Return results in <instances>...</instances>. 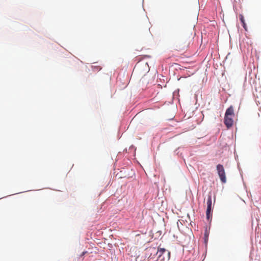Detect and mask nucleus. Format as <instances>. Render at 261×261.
Segmentation results:
<instances>
[{"label": "nucleus", "mask_w": 261, "mask_h": 261, "mask_svg": "<svg viewBox=\"0 0 261 261\" xmlns=\"http://www.w3.org/2000/svg\"><path fill=\"white\" fill-rule=\"evenodd\" d=\"M86 253H87L86 251L83 252L81 255L83 256V255H85V254Z\"/></svg>", "instance_id": "8"}, {"label": "nucleus", "mask_w": 261, "mask_h": 261, "mask_svg": "<svg viewBox=\"0 0 261 261\" xmlns=\"http://www.w3.org/2000/svg\"><path fill=\"white\" fill-rule=\"evenodd\" d=\"M204 237H205V239H207L208 238V233H207V231H205V232H204Z\"/></svg>", "instance_id": "7"}, {"label": "nucleus", "mask_w": 261, "mask_h": 261, "mask_svg": "<svg viewBox=\"0 0 261 261\" xmlns=\"http://www.w3.org/2000/svg\"><path fill=\"white\" fill-rule=\"evenodd\" d=\"M240 19L242 23L243 28L245 29V30H247L246 29V24L245 22L244 16L242 14H240L239 15Z\"/></svg>", "instance_id": "4"}, {"label": "nucleus", "mask_w": 261, "mask_h": 261, "mask_svg": "<svg viewBox=\"0 0 261 261\" xmlns=\"http://www.w3.org/2000/svg\"><path fill=\"white\" fill-rule=\"evenodd\" d=\"M234 110L232 106L229 107L225 112L224 123L227 128H230L233 124V118L234 117Z\"/></svg>", "instance_id": "1"}, {"label": "nucleus", "mask_w": 261, "mask_h": 261, "mask_svg": "<svg viewBox=\"0 0 261 261\" xmlns=\"http://www.w3.org/2000/svg\"><path fill=\"white\" fill-rule=\"evenodd\" d=\"M216 169L221 182L225 183L226 182V177L223 166L221 164H218L216 167Z\"/></svg>", "instance_id": "2"}, {"label": "nucleus", "mask_w": 261, "mask_h": 261, "mask_svg": "<svg viewBox=\"0 0 261 261\" xmlns=\"http://www.w3.org/2000/svg\"><path fill=\"white\" fill-rule=\"evenodd\" d=\"M170 252H168L169 255H170Z\"/></svg>", "instance_id": "9"}, {"label": "nucleus", "mask_w": 261, "mask_h": 261, "mask_svg": "<svg viewBox=\"0 0 261 261\" xmlns=\"http://www.w3.org/2000/svg\"><path fill=\"white\" fill-rule=\"evenodd\" d=\"M92 69L93 71L96 72L100 70L102 68V67L100 65H93L91 66Z\"/></svg>", "instance_id": "5"}, {"label": "nucleus", "mask_w": 261, "mask_h": 261, "mask_svg": "<svg viewBox=\"0 0 261 261\" xmlns=\"http://www.w3.org/2000/svg\"><path fill=\"white\" fill-rule=\"evenodd\" d=\"M212 196L211 194H209L208 195L207 198V209L206 212V218L207 220H209L210 218H212Z\"/></svg>", "instance_id": "3"}, {"label": "nucleus", "mask_w": 261, "mask_h": 261, "mask_svg": "<svg viewBox=\"0 0 261 261\" xmlns=\"http://www.w3.org/2000/svg\"><path fill=\"white\" fill-rule=\"evenodd\" d=\"M166 251H167V250L165 248H159L156 254H159V256L160 257Z\"/></svg>", "instance_id": "6"}]
</instances>
